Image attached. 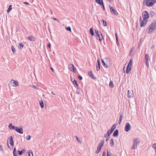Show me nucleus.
Listing matches in <instances>:
<instances>
[{
    "instance_id": "f257e3e1",
    "label": "nucleus",
    "mask_w": 156,
    "mask_h": 156,
    "mask_svg": "<svg viewBox=\"0 0 156 156\" xmlns=\"http://www.w3.org/2000/svg\"><path fill=\"white\" fill-rule=\"evenodd\" d=\"M156 30V20H153L147 28L146 31L149 34H152Z\"/></svg>"
},
{
    "instance_id": "f03ea898",
    "label": "nucleus",
    "mask_w": 156,
    "mask_h": 156,
    "mask_svg": "<svg viewBox=\"0 0 156 156\" xmlns=\"http://www.w3.org/2000/svg\"><path fill=\"white\" fill-rule=\"evenodd\" d=\"M133 144L131 147L132 150H135L137 147V145L140 142V139L138 138H134L133 140Z\"/></svg>"
},
{
    "instance_id": "7ed1b4c3",
    "label": "nucleus",
    "mask_w": 156,
    "mask_h": 156,
    "mask_svg": "<svg viewBox=\"0 0 156 156\" xmlns=\"http://www.w3.org/2000/svg\"><path fill=\"white\" fill-rule=\"evenodd\" d=\"M156 2V0H144L143 3H146L145 5L148 7L153 5Z\"/></svg>"
},
{
    "instance_id": "20e7f679",
    "label": "nucleus",
    "mask_w": 156,
    "mask_h": 156,
    "mask_svg": "<svg viewBox=\"0 0 156 156\" xmlns=\"http://www.w3.org/2000/svg\"><path fill=\"white\" fill-rule=\"evenodd\" d=\"M142 17L143 19L147 20L150 17L149 13L147 11H144L142 13Z\"/></svg>"
},
{
    "instance_id": "39448f33",
    "label": "nucleus",
    "mask_w": 156,
    "mask_h": 156,
    "mask_svg": "<svg viewBox=\"0 0 156 156\" xmlns=\"http://www.w3.org/2000/svg\"><path fill=\"white\" fill-rule=\"evenodd\" d=\"M109 59L108 58H105L101 60V62L102 65L104 67L106 68H108L109 66L107 65V61L109 60Z\"/></svg>"
},
{
    "instance_id": "423d86ee",
    "label": "nucleus",
    "mask_w": 156,
    "mask_h": 156,
    "mask_svg": "<svg viewBox=\"0 0 156 156\" xmlns=\"http://www.w3.org/2000/svg\"><path fill=\"white\" fill-rule=\"evenodd\" d=\"M109 6L110 12L112 14H114L115 15H118V12L115 9H114V7H112L110 5Z\"/></svg>"
},
{
    "instance_id": "0eeeda50",
    "label": "nucleus",
    "mask_w": 156,
    "mask_h": 156,
    "mask_svg": "<svg viewBox=\"0 0 156 156\" xmlns=\"http://www.w3.org/2000/svg\"><path fill=\"white\" fill-rule=\"evenodd\" d=\"M131 125L130 124L127 122L126 124L125 127V130L126 132H128L131 129Z\"/></svg>"
},
{
    "instance_id": "6e6552de",
    "label": "nucleus",
    "mask_w": 156,
    "mask_h": 156,
    "mask_svg": "<svg viewBox=\"0 0 156 156\" xmlns=\"http://www.w3.org/2000/svg\"><path fill=\"white\" fill-rule=\"evenodd\" d=\"M69 69L74 73L76 72V68L73 64H69Z\"/></svg>"
},
{
    "instance_id": "1a4fd4ad",
    "label": "nucleus",
    "mask_w": 156,
    "mask_h": 156,
    "mask_svg": "<svg viewBox=\"0 0 156 156\" xmlns=\"http://www.w3.org/2000/svg\"><path fill=\"white\" fill-rule=\"evenodd\" d=\"M147 22V20L143 19V20L140 22V26L141 27L145 26Z\"/></svg>"
},
{
    "instance_id": "9d476101",
    "label": "nucleus",
    "mask_w": 156,
    "mask_h": 156,
    "mask_svg": "<svg viewBox=\"0 0 156 156\" xmlns=\"http://www.w3.org/2000/svg\"><path fill=\"white\" fill-rule=\"evenodd\" d=\"M96 38L97 39L99 40L100 41H101L102 39H103V37L102 34H98L96 35Z\"/></svg>"
},
{
    "instance_id": "9b49d317",
    "label": "nucleus",
    "mask_w": 156,
    "mask_h": 156,
    "mask_svg": "<svg viewBox=\"0 0 156 156\" xmlns=\"http://www.w3.org/2000/svg\"><path fill=\"white\" fill-rule=\"evenodd\" d=\"M128 97L129 98L133 97V90L130 91L129 90H128Z\"/></svg>"
},
{
    "instance_id": "f8f14e48",
    "label": "nucleus",
    "mask_w": 156,
    "mask_h": 156,
    "mask_svg": "<svg viewBox=\"0 0 156 156\" xmlns=\"http://www.w3.org/2000/svg\"><path fill=\"white\" fill-rule=\"evenodd\" d=\"M16 131L20 134H23V128H19L18 127L16 129Z\"/></svg>"
},
{
    "instance_id": "ddd939ff",
    "label": "nucleus",
    "mask_w": 156,
    "mask_h": 156,
    "mask_svg": "<svg viewBox=\"0 0 156 156\" xmlns=\"http://www.w3.org/2000/svg\"><path fill=\"white\" fill-rule=\"evenodd\" d=\"M17 126H13L12 123H10L8 126L9 129L11 130L14 129L16 130V129L17 128Z\"/></svg>"
},
{
    "instance_id": "4468645a",
    "label": "nucleus",
    "mask_w": 156,
    "mask_h": 156,
    "mask_svg": "<svg viewBox=\"0 0 156 156\" xmlns=\"http://www.w3.org/2000/svg\"><path fill=\"white\" fill-rule=\"evenodd\" d=\"M88 74L89 76L92 78V79L95 80L96 79V77H95L94 76V74L92 73V71H91L89 72H88Z\"/></svg>"
},
{
    "instance_id": "2eb2a0df",
    "label": "nucleus",
    "mask_w": 156,
    "mask_h": 156,
    "mask_svg": "<svg viewBox=\"0 0 156 156\" xmlns=\"http://www.w3.org/2000/svg\"><path fill=\"white\" fill-rule=\"evenodd\" d=\"M100 62L99 60L98 59L97 61V64L96 65V69L97 71H99L100 68Z\"/></svg>"
},
{
    "instance_id": "dca6fc26",
    "label": "nucleus",
    "mask_w": 156,
    "mask_h": 156,
    "mask_svg": "<svg viewBox=\"0 0 156 156\" xmlns=\"http://www.w3.org/2000/svg\"><path fill=\"white\" fill-rule=\"evenodd\" d=\"M27 39L31 41H34L35 40V37L32 36H29L27 37Z\"/></svg>"
},
{
    "instance_id": "f3484780",
    "label": "nucleus",
    "mask_w": 156,
    "mask_h": 156,
    "mask_svg": "<svg viewBox=\"0 0 156 156\" xmlns=\"http://www.w3.org/2000/svg\"><path fill=\"white\" fill-rule=\"evenodd\" d=\"M119 135V130L118 129H116L114 132L113 136L114 137H117Z\"/></svg>"
},
{
    "instance_id": "a211bd4d",
    "label": "nucleus",
    "mask_w": 156,
    "mask_h": 156,
    "mask_svg": "<svg viewBox=\"0 0 156 156\" xmlns=\"http://www.w3.org/2000/svg\"><path fill=\"white\" fill-rule=\"evenodd\" d=\"M132 69V66H127L126 69V74H129Z\"/></svg>"
},
{
    "instance_id": "6ab92c4d",
    "label": "nucleus",
    "mask_w": 156,
    "mask_h": 156,
    "mask_svg": "<svg viewBox=\"0 0 156 156\" xmlns=\"http://www.w3.org/2000/svg\"><path fill=\"white\" fill-rule=\"evenodd\" d=\"M10 139V144L12 146L14 144V141L13 140V137L12 136H11L9 137Z\"/></svg>"
},
{
    "instance_id": "aec40b11",
    "label": "nucleus",
    "mask_w": 156,
    "mask_h": 156,
    "mask_svg": "<svg viewBox=\"0 0 156 156\" xmlns=\"http://www.w3.org/2000/svg\"><path fill=\"white\" fill-rule=\"evenodd\" d=\"M95 1L96 3L99 4L101 6H102V4L104 3L102 0H95Z\"/></svg>"
},
{
    "instance_id": "412c9836",
    "label": "nucleus",
    "mask_w": 156,
    "mask_h": 156,
    "mask_svg": "<svg viewBox=\"0 0 156 156\" xmlns=\"http://www.w3.org/2000/svg\"><path fill=\"white\" fill-rule=\"evenodd\" d=\"M75 87H79V84L77 83V81L75 79H74V80L72 81Z\"/></svg>"
},
{
    "instance_id": "4be33fe9",
    "label": "nucleus",
    "mask_w": 156,
    "mask_h": 156,
    "mask_svg": "<svg viewBox=\"0 0 156 156\" xmlns=\"http://www.w3.org/2000/svg\"><path fill=\"white\" fill-rule=\"evenodd\" d=\"M90 33L92 36H94V34L93 30V27H91L89 30Z\"/></svg>"
},
{
    "instance_id": "5701e85b",
    "label": "nucleus",
    "mask_w": 156,
    "mask_h": 156,
    "mask_svg": "<svg viewBox=\"0 0 156 156\" xmlns=\"http://www.w3.org/2000/svg\"><path fill=\"white\" fill-rule=\"evenodd\" d=\"M25 156H33L32 151H29L27 153H26Z\"/></svg>"
},
{
    "instance_id": "b1692460",
    "label": "nucleus",
    "mask_w": 156,
    "mask_h": 156,
    "mask_svg": "<svg viewBox=\"0 0 156 156\" xmlns=\"http://www.w3.org/2000/svg\"><path fill=\"white\" fill-rule=\"evenodd\" d=\"M12 80L13 81V83L14 85L13 86V87H16L18 86V82L17 81L13 80Z\"/></svg>"
},
{
    "instance_id": "393cba45",
    "label": "nucleus",
    "mask_w": 156,
    "mask_h": 156,
    "mask_svg": "<svg viewBox=\"0 0 156 156\" xmlns=\"http://www.w3.org/2000/svg\"><path fill=\"white\" fill-rule=\"evenodd\" d=\"M110 145L111 147H113L114 145V140L111 139L110 140Z\"/></svg>"
},
{
    "instance_id": "a878e982",
    "label": "nucleus",
    "mask_w": 156,
    "mask_h": 156,
    "mask_svg": "<svg viewBox=\"0 0 156 156\" xmlns=\"http://www.w3.org/2000/svg\"><path fill=\"white\" fill-rule=\"evenodd\" d=\"M82 90L79 87H77V90H76V93L78 94H81V91Z\"/></svg>"
},
{
    "instance_id": "bb28decb",
    "label": "nucleus",
    "mask_w": 156,
    "mask_h": 156,
    "mask_svg": "<svg viewBox=\"0 0 156 156\" xmlns=\"http://www.w3.org/2000/svg\"><path fill=\"white\" fill-rule=\"evenodd\" d=\"M123 115L122 114H121L120 115L119 117V125L120 124V123L122 122V118H123Z\"/></svg>"
},
{
    "instance_id": "cd10ccee",
    "label": "nucleus",
    "mask_w": 156,
    "mask_h": 156,
    "mask_svg": "<svg viewBox=\"0 0 156 156\" xmlns=\"http://www.w3.org/2000/svg\"><path fill=\"white\" fill-rule=\"evenodd\" d=\"M40 105L41 108H43L44 107V103L43 101L41 99L40 101Z\"/></svg>"
},
{
    "instance_id": "c85d7f7f",
    "label": "nucleus",
    "mask_w": 156,
    "mask_h": 156,
    "mask_svg": "<svg viewBox=\"0 0 156 156\" xmlns=\"http://www.w3.org/2000/svg\"><path fill=\"white\" fill-rule=\"evenodd\" d=\"M104 144V140H101L100 141V142L99 143L98 146L99 147H102V146Z\"/></svg>"
},
{
    "instance_id": "c756f323",
    "label": "nucleus",
    "mask_w": 156,
    "mask_h": 156,
    "mask_svg": "<svg viewBox=\"0 0 156 156\" xmlns=\"http://www.w3.org/2000/svg\"><path fill=\"white\" fill-rule=\"evenodd\" d=\"M101 147L99 146H98L97 147V150L95 151V153L96 154L98 153L101 151Z\"/></svg>"
},
{
    "instance_id": "7c9ffc66",
    "label": "nucleus",
    "mask_w": 156,
    "mask_h": 156,
    "mask_svg": "<svg viewBox=\"0 0 156 156\" xmlns=\"http://www.w3.org/2000/svg\"><path fill=\"white\" fill-rule=\"evenodd\" d=\"M155 13L153 11H151L150 12V16H151V17H153Z\"/></svg>"
},
{
    "instance_id": "2f4dec72",
    "label": "nucleus",
    "mask_w": 156,
    "mask_h": 156,
    "mask_svg": "<svg viewBox=\"0 0 156 156\" xmlns=\"http://www.w3.org/2000/svg\"><path fill=\"white\" fill-rule=\"evenodd\" d=\"M23 46L24 45L22 43H20L19 44L18 48L19 49H21L23 48Z\"/></svg>"
},
{
    "instance_id": "473e14b6",
    "label": "nucleus",
    "mask_w": 156,
    "mask_h": 156,
    "mask_svg": "<svg viewBox=\"0 0 156 156\" xmlns=\"http://www.w3.org/2000/svg\"><path fill=\"white\" fill-rule=\"evenodd\" d=\"M149 56L147 54H145V62H148L149 60Z\"/></svg>"
},
{
    "instance_id": "72a5a7b5",
    "label": "nucleus",
    "mask_w": 156,
    "mask_h": 156,
    "mask_svg": "<svg viewBox=\"0 0 156 156\" xmlns=\"http://www.w3.org/2000/svg\"><path fill=\"white\" fill-rule=\"evenodd\" d=\"M113 131L111 129H109L107 131V133L108 135V136H110V135L112 133Z\"/></svg>"
},
{
    "instance_id": "f704fd0d",
    "label": "nucleus",
    "mask_w": 156,
    "mask_h": 156,
    "mask_svg": "<svg viewBox=\"0 0 156 156\" xmlns=\"http://www.w3.org/2000/svg\"><path fill=\"white\" fill-rule=\"evenodd\" d=\"M109 86L110 87H111V88H112L114 87V86L113 83L112 81H110L109 84Z\"/></svg>"
},
{
    "instance_id": "c9c22d12",
    "label": "nucleus",
    "mask_w": 156,
    "mask_h": 156,
    "mask_svg": "<svg viewBox=\"0 0 156 156\" xmlns=\"http://www.w3.org/2000/svg\"><path fill=\"white\" fill-rule=\"evenodd\" d=\"M116 124H114L112 126L110 129H111L113 131L115 129V128H116Z\"/></svg>"
},
{
    "instance_id": "e433bc0d",
    "label": "nucleus",
    "mask_w": 156,
    "mask_h": 156,
    "mask_svg": "<svg viewBox=\"0 0 156 156\" xmlns=\"http://www.w3.org/2000/svg\"><path fill=\"white\" fill-rule=\"evenodd\" d=\"M13 154L14 156H17L16 151V148L15 147L14 148L13 151Z\"/></svg>"
},
{
    "instance_id": "4c0bfd02",
    "label": "nucleus",
    "mask_w": 156,
    "mask_h": 156,
    "mask_svg": "<svg viewBox=\"0 0 156 156\" xmlns=\"http://www.w3.org/2000/svg\"><path fill=\"white\" fill-rule=\"evenodd\" d=\"M132 61L133 60L132 59H130L129 62L128 66H132Z\"/></svg>"
},
{
    "instance_id": "58836bf2",
    "label": "nucleus",
    "mask_w": 156,
    "mask_h": 156,
    "mask_svg": "<svg viewBox=\"0 0 156 156\" xmlns=\"http://www.w3.org/2000/svg\"><path fill=\"white\" fill-rule=\"evenodd\" d=\"M11 49L13 53H15L16 52L15 49L13 45H12L11 46Z\"/></svg>"
},
{
    "instance_id": "ea45409f",
    "label": "nucleus",
    "mask_w": 156,
    "mask_h": 156,
    "mask_svg": "<svg viewBox=\"0 0 156 156\" xmlns=\"http://www.w3.org/2000/svg\"><path fill=\"white\" fill-rule=\"evenodd\" d=\"M12 9V5H10L9 6V8L7 9V12H9Z\"/></svg>"
},
{
    "instance_id": "a19ab883",
    "label": "nucleus",
    "mask_w": 156,
    "mask_h": 156,
    "mask_svg": "<svg viewBox=\"0 0 156 156\" xmlns=\"http://www.w3.org/2000/svg\"><path fill=\"white\" fill-rule=\"evenodd\" d=\"M75 137L76 138L77 141L78 142L80 143V144H81L82 142L80 140L79 138L78 137H77V136H76Z\"/></svg>"
},
{
    "instance_id": "79ce46f5",
    "label": "nucleus",
    "mask_w": 156,
    "mask_h": 156,
    "mask_svg": "<svg viewBox=\"0 0 156 156\" xmlns=\"http://www.w3.org/2000/svg\"><path fill=\"white\" fill-rule=\"evenodd\" d=\"M102 21L103 22V25L104 26H107V23L106 21H105L104 20H102Z\"/></svg>"
},
{
    "instance_id": "37998d69",
    "label": "nucleus",
    "mask_w": 156,
    "mask_h": 156,
    "mask_svg": "<svg viewBox=\"0 0 156 156\" xmlns=\"http://www.w3.org/2000/svg\"><path fill=\"white\" fill-rule=\"evenodd\" d=\"M112 155L111 153L109 152L108 151V149L107 150V156H111Z\"/></svg>"
},
{
    "instance_id": "c03bdc74",
    "label": "nucleus",
    "mask_w": 156,
    "mask_h": 156,
    "mask_svg": "<svg viewBox=\"0 0 156 156\" xmlns=\"http://www.w3.org/2000/svg\"><path fill=\"white\" fill-rule=\"evenodd\" d=\"M94 31H95V33L96 34V35H97V34L99 33V34H101V32H99L97 30V29H95V30H94Z\"/></svg>"
},
{
    "instance_id": "a18cd8bd",
    "label": "nucleus",
    "mask_w": 156,
    "mask_h": 156,
    "mask_svg": "<svg viewBox=\"0 0 156 156\" xmlns=\"http://www.w3.org/2000/svg\"><path fill=\"white\" fill-rule=\"evenodd\" d=\"M31 138V136H30L28 135L26 137V139L27 140H30Z\"/></svg>"
},
{
    "instance_id": "49530a36",
    "label": "nucleus",
    "mask_w": 156,
    "mask_h": 156,
    "mask_svg": "<svg viewBox=\"0 0 156 156\" xmlns=\"http://www.w3.org/2000/svg\"><path fill=\"white\" fill-rule=\"evenodd\" d=\"M23 149H22L21 151H18H18V154H19V155H21L22 154H23Z\"/></svg>"
},
{
    "instance_id": "de8ad7c7",
    "label": "nucleus",
    "mask_w": 156,
    "mask_h": 156,
    "mask_svg": "<svg viewBox=\"0 0 156 156\" xmlns=\"http://www.w3.org/2000/svg\"><path fill=\"white\" fill-rule=\"evenodd\" d=\"M152 147L154 148V149H156L155 150V154H156V143H154L153 144V145L152 146Z\"/></svg>"
},
{
    "instance_id": "09e8293b",
    "label": "nucleus",
    "mask_w": 156,
    "mask_h": 156,
    "mask_svg": "<svg viewBox=\"0 0 156 156\" xmlns=\"http://www.w3.org/2000/svg\"><path fill=\"white\" fill-rule=\"evenodd\" d=\"M78 79H79L80 80H82V79H83V78H82V76H81L80 75H79L78 76Z\"/></svg>"
},
{
    "instance_id": "8fccbe9b",
    "label": "nucleus",
    "mask_w": 156,
    "mask_h": 156,
    "mask_svg": "<svg viewBox=\"0 0 156 156\" xmlns=\"http://www.w3.org/2000/svg\"><path fill=\"white\" fill-rule=\"evenodd\" d=\"M52 18L54 20H55L57 22H59V20L58 19H56V18H55L54 17H53Z\"/></svg>"
},
{
    "instance_id": "3c124183",
    "label": "nucleus",
    "mask_w": 156,
    "mask_h": 156,
    "mask_svg": "<svg viewBox=\"0 0 156 156\" xmlns=\"http://www.w3.org/2000/svg\"><path fill=\"white\" fill-rule=\"evenodd\" d=\"M32 87L37 90L38 89V88L35 85H33Z\"/></svg>"
},
{
    "instance_id": "603ef678",
    "label": "nucleus",
    "mask_w": 156,
    "mask_h": 156,
    "mask_svg": "<svg viewBox=\"0 0 156 156\" xmlns=\"http://www.w3.org/2000/svg\"><path fill=\"white\" fill-rule=\"evenodd\" d=\"M132 51H133V49L132 48H131V50H130L129 53V56H131V53H132Z\"/></svg>"
},
{
    "instance_id": "864d4df0",
    "label": "nucleus",
    "mask_w": 156,
    "mask_h": 156,
    "mask_svg": "<svg viewBox=\"0 0 156 156\" xmlns=\"http://www.w3.org/2000/svg\"><path fill=\"white\" fill-rule=\"evenodd\" d=\"M109 136H108L107 133L104 135V137L105 138L108 137Z\"/></svg>"
},
{
    "instance_id": "5fc2aeb1",
    "label": "nucleus",
    "mask_w": 156,
    "mask_h": 156,
    "mask_svg": "<svg viewBox=\"0 0 156 156\" xmlns=\"http://www.w3.org/2000/svg\"><path fill=\"white\" fill-rule=\"evenodd\" d=\"M106 153L105 151H104L103 152L102 156H106Z\"/></svg>"
},
{
    "instance_id": "6e6d98bb",
    "label": "nucleus",
    "mask_w": 156,
    "mask_h": 156,
    "mask_svg": "<svg viewBox=\"0 0 156 156\" xmlns=\"http://www.w3.org/2000/svg\"><path fill=\"white\" fill-rule=\"evenodd\" d=\"M145 62L146 63V65L147 66V67H148L149 66L148 61V62Z\"/></svg>"
},
{
    "instance_id": "4d7b16f0",
    "label": "nucleus",
    "mask_w": 156,
    "mask_h": 156,
    "mask_svg": "<svg viewBox=\"0 0 156 156\" xmlns=\"http://www.w3.org/2000/svg\"><path fill=\"white\" fill-rule=\"evenodd\" d=\"M101 6L102 7L103 10H105V7L104 6V3H103V4H102V6Z\"/></svg>"
},
{
    "instance_id": "13d9d810",
    "label": "nucleus",
    "mask_w": 156,
    "mask_h": 156,
    "mask_svg": "<svg viewBox=\"0 0 156 156\" xmlns=\"http://www.w3.org/2000/svg\"><path fill=\"white\" fill-rule=\"evenodd\" d=\"M115 37H116V39H118V35H117V33L116 32V33L115 34Z\"/></svg>"
},
{
    "instance_id": "bf43d9fd",
    "label": "nucleus",
    "mask_w": 156,
    "mask_h": 156,
    "mask_svg": "<svg viewBox=\"0 0 156 156\" xmlns=\"http://www.w3.org/2000/svg\"><path fill=\"white\" fill-rule=\"evenodd\" d=\"M23 4H26V5H28L29 4H30V3L28 2H23Z\"/></svg>"
},
{
    "instance_id": "052dcab7",
    "label": "nucleus",
    "mask_w": 156,
    "mask_h": 156,
    "mask_svg": "<svg viewBox=\"0 0 156 156\" xmlns=\"http://www.w3.org/2000/svg\"><path fill=\"white\" fill-rule=\"evenodd\" d=\"M116 43L118 45H119V41H118V39H116Z\"/></svg>"
},
{
    "instance_id": "680f3d73",
    "label": "nucleus",
    "mask_w": 156,
    "mask_h": 156,
    "mask_svg": "<svg viewBox=\"0 0 156 156\" xmlns=\"http://www.w3.org/2000/svg\"><path fill=\"white\" fill-rule=\"evenodd\" d=\"M47 47L48 48H50L51 47V44L50 43H48L47 45Z\"/></svg>"
},
{
    "instance_id": "e2e57ef3",
    "label": "nucleus",
    "mask_w": 156,
    "mask_h": 156,
    "mask_svg": "<svg viewBox=\"0 0 156 156\" xmlns=\"http://www.w3.org/2000/svg\"><path fill=\"white\" fill-rule=\"evenodd\" d=\"M0 150H3V147L1 145H0Z\"/></svg>"
},
{
    "instance_id": "0e129e2a",
    "label": "nucleus",
    "mask_w": 156,
    "mask_h": 156,
    "mask_svg": "<svg viewBox=\"0 0 156 156\" xmlns=\"http://www.w3.org/2000/svg\"><path fill=\"white\" fill-rule=\"evenodd\" d=\"M125 67H124L123 69V72L125 73Z\"/></svg>"
},
{
    "instance_id": "69168bd1",
    "label": "nucleus",
    "mask_w": 156,
    "mask_h": 156,
    "mask_svg": "<svg viewBox=\"0 0 156 156\" xmlns=\"http://www.w3.org/2000/svg\"><path fill=\"white\" fill-rule=\"evenodd\" d=\"M69 31H70V32L71 31V28L70 27H69Z\"/></svg>"
},
{
    "instance_id": "338daca9",
    "label": "nucleus",
    "mask_w": 156,
    "mask_h": 156,
    "mask_svg": "<svg viewBox=\"0 0 156 156\" xmlns=\"http://www.w3.org/2000/svg\"><path fill=\"white\" fill-rule=\"evenodd\" d=\"M65 28L66 30L68 31V27H65Z\"/></svg>"
},
{
    "instance_id": "774afa93",
    "label": "nucleus",
    "mask_w": 156,
    "mask_h": 156,
    "mask_svg": "<svg viewBox=\"0 0 156 156\" xmlns=\"http://www.w3.org/2000/svg\"><path fill=\"white\" fill-rule=\"evenodd\" d=\"M51 70H52V71L53 72H54V70L53 69L52 67H51Z\"/></svg>"
}]
</instances>
